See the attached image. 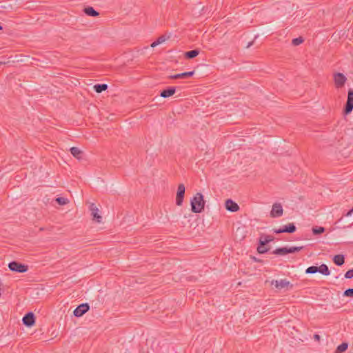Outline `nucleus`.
<instances>
[{
    "label": "nucleus",
    "instance_id": "nucleus-20",
    "mask_svg": "<svg viewBox=\"0 0 353 353\" xmlns=\"http://www.w3.org/2000/svg\"><path fill=\"white\" fill-rule=\"evenodd\" d=\"M199 54V50L197 49L188 51L185 53V57L187 59H193Z\"/></svg>",
    "mask_w": 353,
    "mask_h": 353
},
{
    "label": "nucleus",
    "instance_id": "nucleus-5",
    "mask_svg": "<svg viewBox=\"0 0 353 353\" xmlns=\"http://www.w3.org/2000/svg\"><path fill=\"white\" fill-rule=\"evenodd\" d=\"M185 191V187L184 184L180 183L178 185L176 196V204L178 206H181L183 203Z\"/></svg>",
    "mask_w": 353,
    "mask_h": 353
},
{
    "label": "nucleus",
    "instance_id": "nucleus-35",
    "mask_svg": "<svg viewBox=\"0 0 353 353\" xmlns=\"http://www.w3.org/2000/svg\"><path fill=\"white\" fill-rule=\"evenodd\" d=\"M252 44V43H250L248 45L247 48H249Z\"/></svg>",
    "mask_w": 353,
    "mask_h": 353
},
{
    "label": "nucleus",
    "instance_id": "nucleus-1",
    "mask_svg": "<svg viewBox=\"0 0 353 353\" xmlns=\"http://www.w3.org/2000/svg\"><path fill=\"white\" fill-rule=\"evenodd\" d=\"M205 201L201 193H196L191 199V210L194 213H201L204 210Z\"/></svg>",
    "mask_w": 353,
    "mask_h": 353
},
{
    "label": "nucleus",
    "instance_id": "nucleus-32",
    "mask_svg": "<svg viewBox=\"0 0 353 353\" xmlns=\"http://www.w3.org/2000/svg\"><path fill=\"white\" fill-rule=\"evenodd\" d=\"M345 277L346 279L353 278V268L346 272V273L345 274Z\"/></svg>",
    "mask_w": 353,
    "mask_h": 353
},
{
    "label": "nucleus",
    "instance_id": "nucleus-31",
    "mask_svg": "<svg viewBox=\"0 0 353 353\" xmlns=\"http://www.w3.org/2000/svg\"><path fill=\"white\" fill-rule=\"evenodd\" d=\"M343 296L352 297L353 296V288H349V289L346 290L343 292Z\"/></svg>",
    "mask_w": 353,
    "mask_h": 353
},
{
    "label": "nucleus",
    "instance_id": "nucleus-33",
    "mask_svg": "<svg viewBox=\"0 0 353 353\" xmlns=\"http://www.w3.org/2000/svg\"><path fill=\"white\" fill-rule=\"evenodd\" d=\"M352 214H353V208L347 212V214H345V216H350Z\"/></svg>",
    "mask_w": 353,
    "mask_h": 353
},
{
    "label": "nucleus",
    "instance_id": "nucleus-7",
    "mask_svg": "<svg viewBox=\"0 0 353 353\" xmlns=\"http://www.w3.org/2000/svg\"><path fill=\"white\" fill-rule=\"evenodd\" d=\"M90 309V306L88 303H82L79 305L74 310V315L77 317H80L85 314Z\"/></svg>",
    "mask_w": 353,
    "mask_h": 353
},
{
    "label": "nucleus",
    "instance_id": "nucleus-15",
    "mask_svg": "<svg viewBox=\"0 0 353 353\" xmlns=\"http://www.w3.org/2000/svg\"><path fill=\"white\" fill-rule=\"evenodd\" d=\"M274 240L273 236L270 235H261L259 239V243H261V245H265L268 243Z\"/></svg>",
    "mask_w": 353,
    "mask_h": 353
},
{
    "label": "nucleus",
    "instance_id": "nucleus-3",
    "mask_svg": "<svg viewBox=\"0 0 353 353\" xmlns=\"http://www.w3.org/2000/svg\"><path fill=\"white\" fill-rule=\"evenodd\" d=\"M272 285H274L278 290H289L293 287V285L287 279L273 280L272 281Z\"/></svg>",
    "mask_w": 353,
    "mask_h": 353
},
{
    "label": "nucleus",
    "instance_id": "nucleus-2",
    "mask_svg": "<svg viewBox=\"0 0 353 353\" xmlns=\"http://www.w3.org/2000/svg\"><path fill=\"white\" fill-rule=\"evenodd\" d=\"M8 268L11 271L19 273H24L28 270V265L15 261L9 263Z\"/></svg>",
    "mask_w": 353,
    "mask_h": 353
},
{
    "label": "nucleus",
    "instance_id": "nucleus-23",
    "mask_svg": "<svg viewBox=\"0 0 353 353\" xmlns=\"http://www.w3.org/2000/svg\"><path fill=\"white\" fill-rule=\"evenodd\" d=\"M167 39V38L165 37V36L164 35H162L161 37H159L157 41H154L152 44H151V47L152 48H154L156 47L157 46L163 43L164 41H165Z\"/></svg>",
    "mask_w": 353,
    "mask_h": 353
},
{
    "label": "nucleus",
    "instance_id": "nucleus-19",
    "mask_svg": "<svg viewBox=\"0 0 353 353\" xmlns=\"http://www.w3.org/2000/svg\"><path fill=\"white\" fill-rule=\"evenodd\" d=\"M84 12L88 15L92 17H97L99 15V13L96 11L92 7H87L84 8Z\"/></svg>",
    "mask_w": 353,
    "mask_h": 353
},
{
    "label": "nucleus",
    "instance_id": "nucleus-9",
    "mask_svg": "<svg viewBox=\"0 0 353 353\" xmlns=\"http://www.w3.org/2000/svg\"><path fill=\"white\" fill-rule=\"evenodd\" d=\"M283 208L281 203H276L272 205V209L270 212L272 217H279L283 214Z\"/></svg>",
    "mask_w": 353,
    "mask_h": 353
},
{
    "label": "nucleus",
    "instance_id": "nucleus-28",
    "mask_svg": "<svg viewBox=\"0 0 353 353\" xmlns=\"http://www.w3.org/2000/svg\"><path fill=\"white\" fill-rule=\"evenodd\" d=\"M303 42V39L301 37L295 38V39H292V43L295 46L300 45Z\"/></svg>",
    "mask_w": 353,
    "mask_h": 353
},
{
    "label": "nucleus",
    "instance_id": "nucleus-12",
    "mask_svg": "<svg viewBox=\"0 0 353 353\" xmlns=\"http://www.w3.org/2000/svg\"><path fill=\"white\" fill-rule=\"evenodd\" d=\"M225 205L227 210L230 212H235L239 210V206L238 205V204L236 202L233 201L232 199L226 200Z\"/></svg>",
    "mask_w": 353,
    "mask_h": 353
},
{
    "label": "nucleus",
    "instance_id": "nucleus-29",
    "mask_svg": "<svg viewBox=\"0 0 353 353\" xmlns=\"http://www.w3.org/2000/svg\"><path fill=\"white\" fill-rule=\"evenodd\" d=\"M265 245H261V243H259V245L257 248V251L260 254H264L268 252V249L265 247Z\"/></svg>",
    "mask_w": 353,
    "mask_h": 353
},
{
    "label": "nucleus",
    "instance_id": "nucleus-18",
    "mask_svg": "<svg viewBox=\"0 0 353 353\" xmlns=\"http://www.w3.org/2000/svg\"><path fill=\"white\" fill-rule=\"evenodd\" d=\"M319 271L318 272L321 273L324 276H328L330 274V271L325 264H321L319 267H318Z\"/></svg>",
    "mask_w": 353,
    "mask_h": 353
},
{
    "label": "nucleus",
    "instance_id": "nucleus-11",
    "mask_svg": "<svg viewBox=\"0 0 353 353\" xmlns=\"http://www.w3.org/2000/svg\"><path fill=\"white\" fill-rule=\"evenodd\" d=\"M23 323L28 326L31 327L35 323L34 315L32 312H28L23 317Z\"/></svg>",
    "mask_w": 353,
    "mask_h": 353
},
{
    "label": "nucleus",
    "instance_id": "nucleus-17",
    "mask_svg": "<svg viewBox=\"0 0 353 353\" xmlns=\"http://www.w3.org/2000/svg\"><path fill=\"white\" fill-rule=\"evenodd\" d=\"M333 261L336 265L341 266L345 262L344 256L342 254L335 255L333 258Z\"/></svg>",
    "mask_w": 353,
    "mask_h": 353
},
{
    "label": "nucleus",
    "instance_id": "nucleus-8",
    "mask_svg": "<svg viewBox=\"0 0 353 353\" xmlns=\"http://www.w3.org/2000/svg\"><path fill=\"white\" fill-rule=\"evenodd\" d=\"M90 210L91 211L92 219L97 223H101L102 221V216L99 214V209L94 203L90 204Z\"/></svg>",
    "mask_w": 353,
    "mask_h": 353
},
{
    "label": "nucleus",
    "instance_id": "nucleus-30",
    "mask_svg": "<svg viewBox=\"0 0 353 353\" xmlns=\"http://www.w3.org/2000/svg\"><path fill=\"white\" fill-rule=\"evenodd\" d=\"M303 248V246H300V247H291V248H288L289 253H294V252H299Z\"/></svg>",
    "mask_w": 353,
    "mask_h": 353
},
{
    "label": "nucleus",
    "instance_id": "nucleus-21",
    "mask_svg": "<svg viewBox=\"0 0 353 353\" xmlns=\"http://www.w3.org/2000/svg\"><path fill=\"white\" fill-rule=\"evenodd\" d=\"M108 89V85L105 83L96 84L94 85V90L97 93H101Z\"/></svg>",
    "mask_w": 353,
    "mask_h": 353
},
{
    "label": "nucleus",
    "instance_id": "nucleus-10",
    "mask_svg": "<svg viewBox=\"0 0 353 353\" xmlns=\"http://www.w3.org/2000/svg\"><path fill=\"white\" fill-rule=\"evenodd\" d=\"M296 226L294 223H289L288 225H285L283 228L274 229V232L276 234L283 232L293 233L296 231Z\"/></svg>",
    "mask_w": 353,
    "mask_h": 353
},
{
    "label": "nucleus",
    "instance_id": "nucleus-26",
    "mask_svg": "<svg viewBox=\"0 0 353 353\" xmlns=\"http://www.w3.org/2000/svg\"><path fill=\"white\" fill-rule=\"evenodd\" d=\"M318 271H319L318 267L312 265V266L308 267L306 269L305 273L306 274H315V273L318 272Z\"/></svg>",
    "mask_w": 353,
    "mask_h": 353
},
{
    "label": "nucleus",
    "instance_id": "nucleus-27",
    "mask_svg": "<svg viewBox=\"0 0 353 353\" xmlns=\"http://www.w3.org/2000/svg\"><path fill=\"white\" fill-rule=\"evenodd\" d=\"M56 201L61 205H63L69 203L68 199L64 197H58L56 199Z\"/></svg>",
    "mask_w": 353,
    "mask_h": 353
},
{
    "label": "nucleus",
    "instance_id": "nucleus-16",
    "mask_svg": "<svg viewBox=\"0 0 353 353\" xmlns=\"http://www.w3.org/2000/svg\"><path fill=\"white\" fill-rule=\"evenodd\" d=\"M70 151L72 156L77 158V159H81L82 158V151L79 148L77 147H72L70 149Z\"/></svg>",
    "mask_w": 353,
    "mask_h": 353
},
{
    "label": "nucleus",
    "instance_id": "nucleus-14",
    "mask_svg": "<svg viewBox=\"0 0 353 353\" xmlns=\"http://www.w3.org/2000/svg\"><path fill=\"white\" fill-rule=\"evenodd\" d=\"M176 89L174 87H170L168 89L163 90L161 92L160 96L163 98H168L172 96L175 93Z\"/></svg>",
    "mask_w": 353,
    "mask_h": 353
},
{
    "label": "nucleus",
    "instance_id": "nucleus-13",
    "mask_svg": "<svg viewBox=\"0 0 353 353\" xmlns=\"http://www.w3.org/2000/svg\"><path fill=\"white\" fill-rule=\"evenodd\" d=\"M194 73V71L185 72L180 74H176L174 75H170L168 77L170 79H185L192 77Z\"/></svg>",
    "mask_w": 353,
    "mask_h": 353
},
{
    "label": "nucleus",
    "instance_id": "nucleus-6",
    "mask_svg": "<svg viewBox=\"0 0 353 353\" xmlns=\"http://www.w3.org/2000/svg\"><path fill=\"white\" fill-rule=\"evenodd\" d=\"M346 80L345 76L341 72H336L334 74V84L337 88H342L345 85Z\"/></svg>",
    "mask_w": 353,
    "mask_h": 353
},
{
    "label": "nucleus",
    "instance_id": "nucleus-24",
    "mask_svg": "<svg viewBox=\"0 0 353 353\" xmlns=\"http://www.w3.org/2000/svg\"><path fill=\"white\" fill-rule=\"evenodd\" d=\"M348 347V343H342L341 345H339L336 350H335V352L336 353H341L347 350Z\"/></svg>",
    "mask_w": 353,
    "mask_h": 353
},
{
    "label": "nucleus",
    "instance_id": "nucleus-22",
    "mask_svg": "<svg viewBox=\"0 0 353 353\" xmlns=\"http://www.w3.org/2000/svg\"><path fill=\"white\" fill-rule=\"evenodd\" d=\"M272 253L276 255H285L289 254V250L288 248H279L274 250Z\"/></svg>",
    "mask_w": 353,
    "mask_h": 353
},
{
    "label": "nucleus",
    "instance_id": "nucleus-36",
    "mask_svg": "<svg viewBox=\"0 0 353 353\" xmlns=\"http://www.w3.org/2000/svg\"><path fill=\"white\" fill-rule=\"evenodd\" d=\"M2 28H2V26H0V30H2Z\"/></svg>",
    "mask_w": 353,
    "mask_h": 353
},
{
    "label": "nucleus",
    "instance_id": "nucleus-4",
    "mask_svg": "<svg viewBox=\"0 0 353 353\" xmlns=\"http://www.w3.org/2000/svg\"><path fill=\"white\" fill-rule=\"evenodd\" d=\"M353 110V89L350 88L347 92V99L343 110L345 114H349Z\"/></svg>",
    "mask_w": 353,
    "mask_h": 353
},
{
    "label": "nucleus",
    "instance_id": "nucleus-34",
    "mask_svg": "<svg viewBox=\"0 0 353 353\" xmlns=\"http://www.w3.org/2000/svg\"><path fill=\"white\" fill-rule=\"evenodd\" d=\"M314 339L315 340H316V341H319V340H320V339H321V337H320V336H319V334H314Z\"/></svg>",
    "mask_w": 353,
    "mask_h": 353
},
{
    "label": "nucleus",
    "instance_id": "nucleus-25",
    "mask_svg": "<svg viewBox=\"0 0 353 353\" xmlns=\"http://www.w3.org/2000/svg\"><path fill=\"white\" fill-rule=\"evenodd\" d=\"M325 229L323 227H313L312 233L314 235L321 234L325 232Z\"/></svg>",
    "mask_w": 353,
    "mask_h": 353
}]
</instances>
